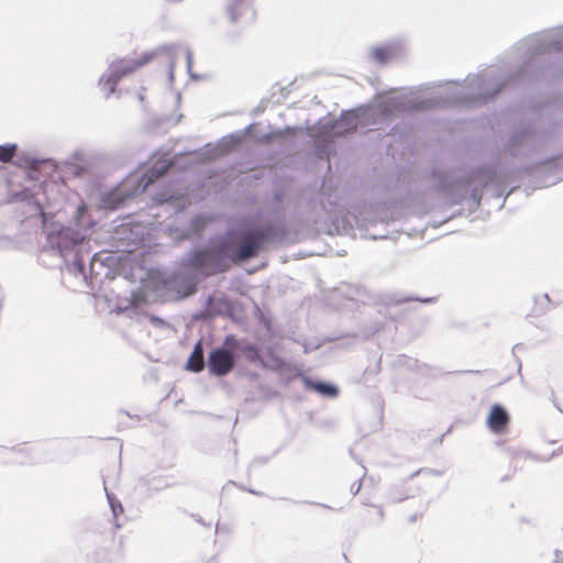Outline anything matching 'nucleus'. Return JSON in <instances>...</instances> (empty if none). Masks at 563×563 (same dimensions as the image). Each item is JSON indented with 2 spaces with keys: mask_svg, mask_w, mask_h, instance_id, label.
Listing matches in <instances>:
<instances>
[{
  "mask_svg": "<svg viewBox=\"0 0 563 563\" xmlns=\"http://www.w3.org/2000/svg\"><path fill=\"white\" fill-rule=\"evenodd\" d=\"M96 264H102L101 261L97 260V254H93L92 257H91V269L95 268Z\"/></svg>",
  "mask_w": 563,
  "mask_h": 563,
  "instance_id": "c9c22d12",
  "label": "nucleus"
},
{
  "mask_svg": "<svg viewBox=\"0 0 563 563\" xmlns=\"http://www.w3.org/2000/svg\"><path fill=\"white\" fill-rule=\"evenodd\" d=\"M556 455H559V451H553V452L551 453V455H550V456H548V457H541V456H539V455H537V454H534V453H531V452H525V456H527V457H529V459H531V460H533V461H538V462H548V461H550L552 457H554V456H556Z\"/></svg>",
  "mask_w": 563,
  "mask_h": 563,
  "instance_id": "bb28decb",
  "label": "nucleus"
},
{
  "mask_svg": "<svg viewBox=\"0 0 563 563\" xmlns=\"http://www.w3.org/2000/svg\"><path fill=\"white\" fill-rule=\"evenodd\" d=\"M287 238L283 222L249 229L240 233L236 247L228 255L222 247L191 250L180 260L184 271L209 277L227 271L231 264H242L254 257L267 243H282Z\"/></svg>",
  "mask_w": 563,
  "mask_h": 563,
  "instance_id": "7ed1b4c3",
  "label": "nucleus"
},
{
  "mask_svg": "<svg viewBox=\"0 0 563 563\" xmlns=\"http://www.w3.org/2000/svg\"><path fill=\"white\" fill-rule=\"evenodd\" d=\"M161 54H167L169 57L168 64V79L170 82L174 80L176 58L179 54H184L188 74L191 78L196 79L198 76L192 73L194 56L192 52L181 45H162L148 52H144L140 58L124 57L111 62L107 71L101 76L99 84L103 89H107L106 98H109L115 91V86L123 77L135 71L137 68L148 64Z\"/></svg>",
  "mask_w": 563,
  "mask_h": 563,
  "instance_id": "39448f33",
  "label": "nucleus"
},
{
  "mask_svg": "<svg viewBox=\"0 0 563 563\" xmlns=\"http://www.w3.org/2000/svg\"><path fill=\"white\" fill-rule=\"evenodd\" d=\"M205 367H206L205 343H203L202 339H199L195 343L192 351H191L190 355L188 356V360L185 365V369H187L188 372L198 374V373H201L205 369Z\"/></svg>",
  "mask_w": 563,
  "mask_h": 563,
  "instance_id": "f3484780",
  "label": "nucleus"
},
{
  "mask_svg": "<svg viewBox=\"0 0 563 563\" xmlns=\"http://www.w3.org/2000/svg\"><path fill=\"white\" fill-rule=\"evenodd\" d=\"M16 152V145L7 143L0 145V162L9 163Z\"/></svg>",
  "mask_w": 563,
  "mask_h": 563,
  "instance_id": "4be33fe9",
  "label": "nucleus"
},
{
  "mask_svg": "<svg viewBox=\"0 0 563 563\" xmlns=\"http://www.w3.org/2000/svg\"><path fill=\"white\" fill-rule=\"evenodd\" d=\"M521 349H523V344H521V343H517V344L512 347V356L515 357V361H516V363H517V369H518V372H519V373L521 372V366H522V365H521V361H520V358H519V357H517V355H516V351H517V350H521Z\"/></svg>",
  "mask_w": 563,
  "mask_h": 563,
  "instance_id": "c85d7f7f",
  "label": "nucleus"
},
{
  "mask_svg": "<svg viewBox=\"0 0 563 563\" xmlns=\"http://www.w3.org/2000/svg\"><path fill=\"white\" fill-rule=\"evenodd\" d=\"M561 289H553L551 292H543L539 297H534V311L537 313H544L549 306H556L563 302V284H558Z\"/></svg>",
  "mask_w": 563,
  "mask_h": 563,
  "instance_id": "a211bd4d",
  "label": "nucleus"
},
{
  "mask_svg": "<svg viewBox=\"0 0 563 563\" xmlns=\"http://www.w3.org/2000/svg\"><path fill=\"white\" fill-rule=\"evenodd\" d=\"M422 473L431 475V476H442L443 475V471H441V470H437V468H419L418 471L411 473L406 478V482L412 479L413 477H416L417 475L422 474Z\"/></svg>",
  "mask_w": 563,
  "mask_h": 563,
  "instance_id": "a878e982",
  "label": "nucleus"
},
{
  "mask_svg": "<svg viewBox=\"0 0 563 563\" xmlns=\"http://www.w3.org/2000/svg\"><path fill=\"white\" fill-rule=\"evenodd\" d=\"M495 176H496V168L485 166V167L478 168L477 170L472 173L470 179H467V178L455 179L454 181H452L450 184H446L445 181H440L437 185V188L439 190L449 189V190L457 191L459 195H457V197H454L450 201L451 205L462 203L465 196L470 192V197H471L473 203L478 206L481 202V199H482V191L477 188H473L472 190H470L471 180H477L478 183L482 184V186L486 187L490 183L494 181Z\"/></svg>",
  "mask_w": 563,
  "mask_h": 563,
  "instance_id": "0eeeda50",
  "label": "nucleus"
},
{
  "mask_svg": "<svg viewBox=\"0 0 563 563\" xmlns=\"http://www.w3.org/2000/svg\"><path fill=\"white\" fill-rule=\"evenodd\" d=\"M317 505H318V506H321V507H323V508H329V506L323 505V504H317Z\"/></svg>",
  "mask_w": 563,
  "mask_h": 563,
  "instance_id": "3c124183",
  "label": "nucleus"
},
{
  "mask_svg": "<svg viewBox=\"0 0 563 563\" xmlns=\"http://www.w3.org/2000/svg\"><path fill=\"white\" fill-rule=\"evenodd\" d=\"M265 355L269 360V358H272V355H277V354L275 353L273 346H267L266 350H265Z\"/></svg>",
  "mask_w": 563,
  "mask_h": 563,
  "instance_id": "f704fd0d",
  "label": "nucleus"
},
{
  "mask_svg": "<svg viewBox=\"0 0 563 563\" xmlns=\"http://www.w3.org/2000/svg\"><path fill=\"white\" fill-rule=\"evenodd\" d=\"M330 144L325 141L318 142L316 145V155L320 159L329 158Z\"/></svg>",
  "mask_w": 563,
  "mask_h": 563,
  "instance_id": "393cba45",
  "label": "nucleus"
},
{
  "mask_svg": "<svg viewBox=\"0 0 563 563\" xmlns=\"http://www.w3.org/2000/svg\"><path fill=\"white\" fill-rule=\"evenodd\" d=\"M267 366L264 369L283 371L287 367V363L278 355H272V358L266 361Z\"/></svg>",
  "mask_w": 563,
  "mask_h": 563,
  "instance_id": "b1692460",
  "label": "nucleus"
},
{
  "mask_svg": "<svg viewBox=\"0 0 563 563\" xmlns=\"http://www.w3.org/2000/svg\"><path fill=\"white\" fill-rule=\"evenodd\" d=\"M296 377H299L302 380L306 389L313 390L324 398H335L340 394L339 387L330 382L313 379L300 371H297Z\"/></svg>",
  "mask_w": 563,
  "mask_h": 563,
  "instance_id": "2eb2a0df",
  "label": "nucleus"
},
{
  "mask_svg": "<svg viewBox=\"0 0 563 563\" xmlns=\"http://www.w3.org/2000/svg\"><path fill=\"white\" fill-rule=\"evenodd\" d=\"M227 343H231L238 360L243 356L249 363L266 367L267 363L263 357V350L246 338H236L234 334L227 335Z\"/></svg>",
  "mask_w": 563,
  "mask_h": 563,
  "instance_id": "9b49d317",
  "label": "nucleus"
},
{
  "mask_svg": "<svg viewBox=\"0 0 563 563\" xmlns=\"http://www.w3.org/2000/svg\"><path fill=\"white\" fill-rule=\"evenodd\" d=\"M234 310V302L225 296L209 295L205 308L192 314L194 321H210L218 316H230Z\"/></svg>",
  "mask_w": 563,
  "mask_h": 563,
  "instance_id": "9d476101",
  "label": "nucleus"
},
{
  "mask_svg": "<svg viewBox=\"0 0 563 563\" xmlns=\"http://www.w3.org/2000/svg\"><path fill=\"white\" fill-rule=\"evenodd\" d=\"M230 139H232L234 143H238L240 141V136L234 135V134H231Z\"/></svg>",
  "mask_w": 563,
  "mask_h": 563,
  "instance_id": "49530a36",
  "label": "nucleus"
},
{
  "mask_svg": "<svg viewBox=\"0 0 563 563\" xmlns=\"http://www.w3.org/2000/svg\"><path fill=\"white\" fill-rule=\"evenodd\" d=\"M419 517H421V514H415L409 517V522H415Z\"/></svg>",
  "mask_w": 563,
  "mask_h": 563,
  "instance_id": "37998d69",
  "label": "nucleus"
},
{
  "mask_svg": "<svg viewBox=\"0 0 563 563\" xmlns=\"http://www.w3.org/2000/svg\"><path fill=\"white\" fill-rule=\"evenodd\" d=\"M269 457L267 456H257L253 460V464L260 463V464H266L268 462Z\"/></svg>",
  "mask_w": 563,
  "mask_h": 563,
  "instance_id": "72a5a7b5",
  "label": "nucleus"
},
{
  "mask_svg": "<svg viewBox=\"0 0 563 563\" xmlns=\"http://www.w3.org/2000/svg\"><path fill=\"white\" fill-rule=\"evenodd\" d=\"M240 487H241L242 489H244V490H246V492H249V493L253 494V495H257V496H262V495H263V493L256 492V490H254V489L245 488V487H243V486H240Z\"/></svg>",
  "mask_w": 563,
  "mask_h": 563,
  "instance_id": "58836bf2",
  "label": "nucleus"
},
{
  "mask_svg": "<svg viewBox=\"0 0 563 563\" xmlns=\"http://www.w3.org/2000/svg\"><path fill=\"white\" fill-rule=\"evenodd\" d=\"M97 311L124 314L136 323H148L155 329H173L165 319L150 313L146 308L155 303L181 301L198 291V284H140L129 296L114 292L110 284H86Z\"/></svg>",
  "mask_w": 563,
  "mask_h": 563,
  "instance_id": "f03ea898",
  "label": "nucleus"
},
{
  "mask_svg": "<svg viewBox=\"0 0 563 563\" xmlns=\"http://www.w3.org/2000/svg\"><path fill=\"white\" fill-rule=\"evenodd\" d=\"M167 156L168 154L165 153L164 157L157 159L142 176L132 175L124 179L120 186L110 191L102 192L100 198L101 207L114 210L120 208L131 197L144 192L152 183L163 176L173 165V162Z\"/></svg>",
  "mask_w": 563,
  "mask_h": 563,
  "instance_id": "423d86ee",
  "label": "nucleus"
},
{
  "mask_svg": "<svg viewBox=\"0 0 563 563\" xmlns=\"http://www.w3.org/2000/svg\"><path fill=\"white\" fill-rule=\"evenodd\" d=\"M552 563H563V552L561 550H554Z\"/></svg>",
  "mask_w": 563,
  "mask_h": 563,
  "instance_id": "7c9ffc66",
  "label": "nucleus"
},
{
  "mask_svg": "<svg viewBox=\"0 0 563 563\" xmlns=\"http://www.w3.org/2000/svg\"><path fill=\"white\" fill-rule=\"evenodd\" d=\"M99 273H96V276L90 277V282H102L101 278H98Z\"/></svg>",
  "mask_w": 563,
  "mask_h": 563,
  "instance_id": "a18cd8bd",
  "label": "nucleus"
},
{
  "mask_svg": "<svg viewBox=\"0 0 563 563\" xmlns=\"http://www.w3.org/2000/svg\"><path fill=\"white\" fill-rule=\"evenodd\" d=\"M73 158L78 159V161H82V154L79 153V152H75L73 154Z\"/></svg>",
  "mask_w": 563,
  "mask_h": 563,
  "instance_id": "c03bdc74",
  "label": "nucleus"
},
{
  "mask_svg": "<svg viewBox=\"0 0 563 563\" xmlns=\"http://www.w3.org/2000/svg\"><path fill=\"white\" fill-rule=\"evenodd\" d=\"M361 487H362V479L354 482L350 487L351 494L354 496L357 495L361 490Z\"/></svg>",
  "mask_w": 563,
  "mask_h": 563,
  "instance_id": "c756f323",
  "label": "nucleus"
},
{
  "mask_svg": "<svg viewBox=\"0 0 563 563\" xmlns=\"http://www.w3.org/2000/svg\"><path fill=\"white\" fill-rule=\"evenodd\" d=\"M536 143V132L530 126L517 129L509 137L506 150L511 156L519 155L532 148Z\"/></svg>",
  "mask_w": 563,
  "mask_h": 563,
  "instance_id": "f8f14e48",
  "label": "nucleus"
},
{
  "mask_svg": "<svg viewBox=\"0 0 563 563\" xmlns=\"http://www.w3.org/2000/svg\"><path fill=\"white\" fill-rule=\"evenodd\" d=\"M191 517L195 519L196 522H198L207 528L211 527V522L205 521L201 516L192 514Z\"/></svg>",
  "mask_w": 563,
  "mask_h": 563,
  "instance_id": "2f4dec72",
  "label": "nucleus"
},
{
  "mask_svg": "<svg viewBox=\"0 0 563 563\" xmlns=\"http://www.w3.org/2000/svg\"><path fill=\"white\" fill-rule=\"evenodd\" d=\"M510 415L500 404L492 405L486 418L487 428L494 434H501L508 429Z\"/></svg>",
  "mask_w": 563,
  "mask_h": 563,
  "instance_id": "4468645a",
  "label": "nucleus"
},
{
  "mask_svg": "<svg viewBox=\"0 0 563 563\" xmlns=\"http://www.w3.org/2000/svg\"><path fill=\"white\" fill-rule=\"evenodd\" d=\"M238 364V354L231 343H227V336L221 345L213 347L208 355L207 367L210 375L224 377L229 375Z\"/></svg>",
  "mask_w": 563,
  "mask_h": 563,
  "instance_id": "6e6552de",
  "label": "nucleus"
},
{
  "mask_svg": "<svg viewBox=\"0 0 563 563\" xmlns=\"http://www.w3.org/2000/svg\"><path fill=\"white\" fill-rule=\"evenodd\" d=\"M318 347H319V345L310 346L309 344H303V352H305V353H309V352H311L312 350H316V349H318Z\"/></svg>",
  "mask_w": 563,
  "mask_h": 563,
  "instance_id": "e433bc0d",
  "label": "nucleus"
},
{
  "mask_svg": "<svg viewBox=\"0 0 563 563\" xmlns=\"http://www.w3.org/2000/svg\"><path fill=\"white\" fill-rule=\"evenodd\" d=\"M250 9V4L246 0H229L227 5V12L232 23L239 21V18Z\"/></svg>",
  "mask_w": 563,
  "mask_h": 563,
  "instance_id": "aec40b11",
  "label": "nucleus"
},
{
  "mask_svg": "<svg viewBox=\"0 0 563 563\" xmlns=\"http://www.w3.org/2000/svg\"><path fill=\"white\" fill-rule=\"evenodd\" d=\"M113 239L119 242L123 251L129 253L134 252L143 240L141 227L122 224L115 230Z\"/></svg>",
  "mask_w": 563,
  "mask_h": 563,
  "instance_id": "ddd939ff",
  "label": "nucleus"
},
{
  "mask_svg": "<svg viewBox=\"0 0 563 563\" xmlns=\"http://www.w3.org/2000/svg\"><path fill=\"white\" fill-rule=\"evenodd\" d=\"M518 54L511 67L517 70L508 74L505 67H487L477 75H468L467 85L463 91L456 92L446 89L442 93L429 98L408 99L405 96H390L382 99L365 112V121L361 122L354 112L342 114L329 126L340 134V128L344 132H354L358 124H380L387 122L396 113L409 110H428L437 107L476 106L487 102L510 84H517L531 78L540 68L541 57L551 52L563 51V26L548 30L526 37L516 44Z\"/></svg>",
  "mask_w": 563,
  "mask_h": 563,
  "instance_id": "f257e3e1",
  "label": "nucleus"
},
{
  "mask_svg": "<svg viewBox=\"0 0 563 563\" xmlns=\"http://www.w3.org/2000/svg\"><path fill=\"white\" fill-rule=\"evenodd\" d=\"M407 498H408L407 495H399V496L393 497V500L396 501V503H400V501H402V500H405Z\"/></svg>",
  "mask_w": 563,
  "mask_h": 563,
  "instance_id": "4c0bfd02",
  "label": "nucleus"
},
{
  "mask_svg": "<svg viewBox=\"0 0 563 563\" xmlns=\"http://www.w3.org/2000/svg\"><path fill=\"white\" fill-rule=\"evenodd\" d=\"M260 321L263 323V325L265 327L266 329V332L269 334V335H273L274 334V331H273V322H272V319L267 316H264V314H261L260 317Z\"/></svg>",
  "mask_w": 563,
  "mask_h": 563,
  "instance_id": "cd10ccee",
  "label": "nucleus"
},
{
  "mask_svg": "<svg viewBox=\"0 0 563 563\" xmlns=\"http://www.w3.org/2000/svg\"><path fill=\"white\" fill-rule=\"evenodd\" d=\"M245 286H246V284L240 283V284H236V287L234 289L242 294L244 288H245Z\"/></svg>",
  "mask_w": 563,
  "mask_h": 563,
  "instance_id": "ea45409f",
  "label": "nucleus"
},
{
  "mask_svg": "<svg viewBox=\"0 0 563 563\" xmlns=\"http://www.w3.org/2000/svg\"><path fill=\"white\" fill-rule=\"evenodd\" d=\"M68 165L70 166V170L75 174V175H80L85 168L79 166V165H73L70 163H68Z\"/></svg>",
  "mask_w": 563,
  "mask_h": 563,
  "instance_id": "473e14b6",
  "label": "nucleus"
},
{
  "mask_svg": "<svg viewBox=\"0 0 563 563\" xmlns=\"http://www.w3.org/2000/svg\"><path fill=\"white\" fill-rule=\"evenodd\" d=\"M463 374H479L481 371H463Z\"/></svg>",
  "mask_w": 563,
  "mask_h": 563,
  "instance_id": "de8ad7c7",
  "label": "nucleus"
},
{
  "mask_svg": "<svg viewBox=\"0 0 563 563\" xmlns=\"http://www.w3.org/2000/svg\"><path fill=\"white\" fill-rule=\"evenodd\" d=\"M357 297H351V300H355L357 302H362L363 305H373L383 308H389L391 306H397L408 301H419L422 303H433L438 300L437 296L430 297H412V296H404L396 292L388 294H365L362 292L361 289H357Z\"/></svg>",
  "mask_w": 563,
  "mask_h": 563,
  "instance_id": "1a4fd4ad",
  "label": "nucleus"
},
{
  "mask_svg": "<svg viewBox=\"0 0 563 563\" xmlns=\"http://www.w3.org/2000/svg\"><path fill=\"white\" fill-rule=\"evenodd\" d=\"M103 486H104V492H106V496H107V500H108V504H109V507H110V510L112 512V516L115 520V528L119 529L121 528V525L119 523V516L122 515L124 512V508L121 504V501L117 498V496L109 492L106 484L103 483Z\"/></svg>",
  "mask_w": 563,
  "mask_h": 563,
  "instance_id": "412c9836",
  "label": "nucleus"
},
{
  "mask_svg": "<svg viewBox=\"0 0 563 563\" xmlns=\"http://www.w3.org/2000/svg\"><path fill=\"white\" fill-rule=\"evenodd\" d=\"M36 210L40 212V214L44 218L45 213L43 211V207L40 203L35 205Z\"/></svg>",
  "mask_w": 563,
  "mask_h": 563,
  "instance_id": "79ce46f5",
  "label": "nucleus"
},
{
  "mask_svg": "<svg viewBox=\"0 0 563 563\" xmlns=\"http://www.w3.org/2000/svg\"><path fill=\"white\" fill-rule=\"evenodd\" d=\"M404 42L400 40L388 42L385 45L373 48L371 51V58L377 64L383 65L399 57L404 53Z\"/></svg>",
  "mask_w": 563,
  "mask_h": 563,
  "instance_id": "dca6fc26",
  "label": "nucleus"
},
{
  "mask_svg": "<svg viewBox=\"0 0 563 563\" xmlns=\"http://www.w3.org/2000/svg\"><path fill=\"white\" fill-rule=\"evenodd\" d=\"M150 282H169L168 272L165 268H150L148 269Z\"/></svg>",
  "mask_w": 563,
  "mask_h": 563,
  "instance_id": "5701e85b",
  "label": "nucleus"
},
{
  "mask_svg": "<svg viewBox=\"0 0 563 563\" xmlns=\"http://www.w3.org/2000/svg\"><path fill=\"white\" fill-rule=\"evenodd\" d=\"M140 484L151 492H161L165 488L172 487L173 484L167 482L162 476L145 475L140 478Z\"/></svg>",
  "mask_w": 563,
  "mask_h": 563,
  "instance_id": "6ab92c4d",
  "label": "nucleus"
},
{
  "mask_svg": "<svg viewBox=\"0 0 563 563\" xmlns=\"http://www.w3.org/2000/svg\"><path fill=\"white\" fill-rule=\"evenodd\" d=\"M294 503H295V504H299V501H297V500H294ZM300 504H310V503H309V501H307V500H303V501H300Z\"/></svg>",
  "mask_w": 563,
  "mask_h": 563,
  "instance_id": "09e8293b",
  "label": "nucleus"
},
{
  "mask_svg": "<svg viewBox=\"0 0 563 563\" xmlns=\"http://www.w3.org/2000/svg\"><path fill=\"white\" fill-rule=\"evenodd\" d=\"M95 222L90 219L85 203L77 207L74 218V225H54L47 233L45 250L57 252L67 263L68 269L74 273V277L82 276L87 282L85 274V261L89 257L88 232Z\"/></svg>",
  "mask_w": 563,
  "mask_h": 563,
  "instance_id": "20e7f679",
  "label": "nucleus"
},
{
  "mask_svg": "<svg viewBox=\"0 0 563 563\" xmlns=\"http://www.w3.org/2000/svg\"><path fill=\"white\" fill-rule=\"evenodd\" d=\"M220 531H229V529L227 527H221L219 522H217L216 525V532H220Z\"/></svg>",
  "mask_w": 563,
  "mask_h": 563,
  "instance_id": "a19ab883",
  "label": "nucleus"
},
{
  "mask_svg": "<svg viewBox=\"0 0 563 563\" xmlns=\"http://www.w3.org/2000/svg\"><path fill=\"white\" fill-rule=\"evenodd\" d=\"M378 313L387 314V311H383L380 308L378 309Z\"/></svg>",
  "mask_w": 563,
  "mask_h": 563,
  "instance_id": "8fccbe9b",
  "label": "nucleus"
}]
</instances>
